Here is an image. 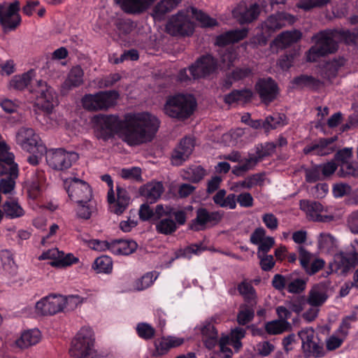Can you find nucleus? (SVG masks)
<instances>
[{
	"label": "nucleus",
	"instance_id": "1",
	"mask_svg": "<svg viewBox=\"0 0 358 358\" xmlns=\"http://www.w3.org/2000/svg\"><path fill=\"white\" fill-rule=\"evenodd\" d=\"M92 122L106 135L118 134L129 145L150 141L160 125L156 115L145 111L127 114L123 120L116 115H96L92 117Z\"/></svg>",
	"mask_w": 358,
	"mask_h": 358
},
{
	"label": "nucleus",
	"instance_id": "2",
	"mask_svg": "<svg viewBox=\"0 0 358 358\" xmlns=\"http://www.w3.org/2000/svg\"><path fill=\"white\" fill-rule=\"evenodd\" d=\"M194 20L203 27H213L217 24L216 20L206 13L191 7L171 15L166 25V30L172 36H189L194 33L195 29Z\"/></svg>",
	"mask_w": 358,
	"mask_h": 358
},
{
	"label": "nucleus",
	"instance_id": "3",
	"mask_svg": "<svg viewBox=\"0 0 358 358\" xmlns=\"http://www.w3.org/2000/svg\"><path fill=\"white\" fill-rule=\"evenodd\" d=\"M69 354L76 358H101L95 349V334L92 327L80 329L71 342Z\"/></svg>",
	"mask_w": 358,
	"mask_h": 358
},
{
	"label": "nucleus",
	"instance_id": "4",
	"mask_svg": "<svg viewBox=\"0 0 358 358\" xmlns=\"http://www.w3.org/2000/svg\"><path fill=\"white\" fill-rule=\"evenodd\" d=\"M196 106V101L192 94L179 93L167 98L163 111L170 117L185 120L193 114Z\"/></svg>",
	"mask_w": 358,
	"mask_h": 358
},
{
	"label": "nucleus",
	"instance_id": "5",
	"mask_svg": "<svg viewBox=\"0 0 358 358\" xmlns=\"http://www.w3.org/2000/svg\"><path fill=\"white\" fill-rule=\"evenodd\" d=\"M314 38L315 44L307 53V60L309 62H315L320 56L336 51L340 39V33L337 31H322Z\"/></svg>",
	"mask_w": 358,
	"mask_h": 358
},
{
	"label": "nucleus",
	"instance_id": "6",
	"mask_svg": "<svg viewBox=\"0 0 358 358\" xmlns=\"http://www.w3.org/2000/svg\"><path fill=\"white\" fill-rule=\"evenodd\" d=\"M119 96V93L115 90L99 92L84 96L82 104L88 110H105L115 105Z\"/></svg>",
	"mask_w": 358,
	"mask_h": 358
},
{
	"label": "nucleus",
	"instance_id": "7",
	"mask_svg": "<svg viewBox=\"0 0 358 358\" xmlns=\"http://www.w3.org/2000/svg\"><path fill=\"white\" fill-rule=\"evenodd\" d=\"M36 92V106L46 113H51L58 105L55 91L45 81L39 80L35 89Z\"/></svg>",
	"mask_w": 358,
	"mask_h": 358
},
{
	"label": "nucleus",
	"instance_id": "8",
	"mask_svg": "<svg viewBox=\"0 0 358 358\" xmlns=\"http://www.w3.org/2000/svg\"><path fill=\"white\" fill-rule=\"evenodd\" d=\"M45 152L48 166L57 171L69 169L78 159L76 152H68L62 148L51 149Z\"/></svg>",
	"mask_w": 358,
	"mask_h": 358
},
{
	"label": "nucleus",
	"instance_id": "9",
	"mask_svg": "<svg viewBox=\"0 0 358 358\" xmlns=\"http://www.w3.org/2000/svg\"><path fill=\"white\" fill-rule=\"evenodd\" d=\"M20 3L15 1L11 3H0V24L4 32L15 30L21 22L19 15Z\"/></svg>",
	"mask_w": 358,
	"mask_h": 358
},
{
	"label": "nucleus",
	"instance_id": "10",
	"mask_svg": "<svg viewBox=\"0 0 358 358\" xmlns=\"http://www.w3.org/2000/svg\"><path fill=\"white\" fill-rule=\"evenodd\" d=\"M16 142L22 150L35 153L37 150L40 154L45 152V147L41 143L39 136L31 128H21L16 134Z\"/></svg>",
	"mask_w": 358,
	"mask_h": 358
},
{
	"label": "nucleus",
	"instance_id": "11",
	"mask_svg": "<svg viewBox=\"0 0 358 358\" xmlns=\"http://www.w3.org/2000/svg\"><path fill=\"white\" fill-rule=\"evenodd\" d=\"M302 343V349L306 358H317L324 355L322 345L315 336L314 329L304 328L299 332Z\"/></svg>",
	"mask_w": 358,
	"mask_h": 358
},
{
	"label": "nucleus",
	"instance_id": "12",
	"mask_svg": "<svg viewBox=\"0 0 358 358\" xmlns=\"http://www.w3.org/2000/svg\"><path fill=\"white\" fill-rule=\"evenodd\" d=\"M13 159L14 156L8 155L6 162H0V176L8 175V178L0 180V192L3 194H10L15 188L18 170Z\"/></svg>",
	"mask_w": 358,
	"mask_h": 358
},
{
	"label": "nucleus",
	"instance_id": "13",
	"mask_svg": "<svg viewBox=\"0 0 358 358\" xmlns=\"http://www.w3.org/2000/svg\"><path fill=\"white\" fill-rule=\"evenodd\" d=\"M64 187L69 197L72 201L92 199V191L85 181L77 178H69L64 180Z\"/></svg>",
	"mask_w": 358,
	"mask_h": 358
},
{
	"label": "nucleus",
	"instance_id": "14",
	"mask_svg": "<svg viewBox=\"0 0 358 358\" xmlns=\"http://www.w3.org/2000/svg\"><path fill=\"white\" fill-rule=\"evenodd\" d=\"M294 22V17L287 13H278L269 17L262 25V36L258 39V44H264L271 33Z\"/></svg>",
	"mask_w": 358,
	"mask_h": 358
},
{
	"label": "nucleus",
	"instance_id": "15",
	"mask_svg": "<svg viewBox=\"0 0 358 358\" xmlns=\"http://www.w3.org/2000/svg\"><path fill=\"white\" fill-rule=\"evenodd\" d=\"M64 296L50 294L36 302V311L42 315L55 314L64 310Z\"/></svg>",
	"mask_w": 358,
	"mask_h": 358
},
{
	"label": "nucleus",
	"instance_id": "16",
	"mask_svg": "<svg viewBox=\"0 0 358 358\" xmlns=\"http://www.w3.org/2000/svg\"><path fill=\"white\" fill-rule=\"evenodd\" d=\"M107 199L110 210L118 215L124 212L130 202L127 189L120 186H117L115 192L108 189Z\"/></svg>",
	"mask_w": 358,
	"mask_h": 358
},
{
	"label": "nucleus",
	"instance_id": "17",
	"mask_svg": "<svg viewBox=\"0 0 358 358\" xmlns=\"http://www.w3.org/2000/svg\"><path fill=\"white\" fill-rule=\"evenodd\" d=\"M245 331L241 328H236L231 330L230 335H222L220 339L219 345L220 352L224 357H229L232 355L231 350L229 346H231L236 351H238L242 343L241 340L244 338Z\"/></svg>",
	"mask_w": 358,
	"mask_h": 358
},
{
	"label": "nucleus",
	"instance_id": "18",
	"mask_svg": "<svg viewBox=\"0 0 358 358\" xmlns=\"http://www.w3.org/2000/svg\"><path fill=\"white\" fill-rule=\"evenodd\" d=\"M214 59L210 56H204L198 59L194 64L189 68L192 79L204 77L213 73L216 69Z\"/></svg>",
	"mask_w": 358,
	"mask_h": 358
},
{
	"label": "nucleus",
	"instance_id": "19",
	"mask_svg": "<svg viewBox=\"0 0 358 358\" xmlns=\"http://www.w3.org/2000/svg\"><path fill=\"white\" fill-rule=\"evenodd\" d=\"M222 215L223 214L219 211L208 213L204 208L199 209L196 213V217L191 224V229L195 231L202 230L209 224L218 222L222 219Z\"/></svg>",
	"mask_w": 358,
	"mask_h": 358
},
{
	"label": "nucleus",
	"instance_id": "20",
	"mask_svg": "<svg viewBox=\"0 0 358 358\" xmlns=\"http://www.w3.org/2000/svg\"><path fill=\"white\" fill-rule=\"evenodd\" d=\"M41 337V333L38 329L26 330L12 341L10 346L15 350H24L38 343Z\"/></svg>",
	"mask_w": 358,
	"mask_h": 358
},
{
	"label": "nucleus",
	"instance_id": "21",
	"mask_svg": "<svg viewBox=\"0 0 358 358\" xmlns=\"http://www.w3.org/2000/svg\"><path fill=\"white\" fill-rule=\"evenodd\" d=\"M259 14L257 4L247 5L241 2L233 10L232 15L240 23H248L255 20Z\"/></svg>",
	"mask_w": 358,
	"mask_h": 358
},
{
	"label": "nucleus",
	"instance_id": "22",
	"mask_svg": "<svg viewBox=\"0 0 358 358\" xmlns=\"http://www.w3.org/2000/svg\"><path fill=\"white\" fill-rule=\"evenodd\" d=\"M250 241L252 244L257 245V255L262 252H268L275 244L273 237L267 236L264 228L256 229L250 236Z\"/></svg>",
	"mask_w": 358,
	"mask_h": 358
},
{
	"label": "nucleus",
	"instance_id": "23",
	"mask_svg": "<svg viewBox=\"0 0 358 358\" xmlns=\"http://www.w3.org/2000/svg\"><path fill=\"white\" fill-rule=\"evenodd\" d=\"M336 138H323L313 142L304 148L306 154L313 153L316 155H327L335 151L336 146L334 143Z\"/></svg>",
	"mask_w": 358,
	"mask_h": 358
},
{
	"label": "nucleus",
	"instance_id": "24",
	"mask_svg": "<svg viewBox=\"0 0 358 358\" xmlns=\"http://www.w3.org/2000/svg\"><path fill=\"white\" fill-rule=\"evenodd\" d=\"M300 208L304 211L312 220L327 222L333 220L331 215H323V206L319 202H309L306 200L300 201Z\"/></svg>",
	"mask_w": 358,
	"mask_h": 358
},
{
	"label": "nucleus",
	"instance_id": "25",
	"mask_svg": "<svg viewBox=\"0 0 358 358\" xmlns=\"http://www.w3.org/2000/svg\"><path fill=\"white\" fill-rule=\"evenodd\" d=\"M194 147V143L192 138H183L173 152L171 157L172 164L176 166L182 164L190 156Z\"/></svg>",
	"mask_w": 358,
	"mask_h": 358
},
{
	"label": "nucleus",
	"instance_id": "26",
	"mask_svg": "<svg viewBox=\"0 0 358 358\" xmlns=\"http://www.w3.org/2000/svg\"><path fill=\"white\" fill-rule=\"evenodd\" d=\"M156 0H118L121 8L129 14H140L148 9Z\"/></svg>",
	"mask_w": 358,
	"mask_h": 358
},
{
	"label": "nucleus",
	"instance_id": "27",
	"mask_svg": "<svg viewBox=\"0 0 358 358\" xmlns=\"http://www.w3.org/2000/svg\"><path fill=\"white\" fill-rule=\"evenodd\" d=\"M196 330L201 333L202 340L207 348L213 349L217 345V331L211 322L206 321L198 325Z\"/></svg>",
	"mask_w": 358,
	"mask_h": 358
},
{
	"label": "nucleus",
	"instance_id": "28",
	"mask_svg": "<svg viewBox=\"0 0 358 358\" xmlns=\"http://www.w3.org/2000/svg\"><path fill=\"white\" fill-rule=\"evenodd\" d=\"M256 88L261 98L265 102L271 101L278 93L276 84L271 78L260 80L257 83Z\"/></svg>",
	"mask_w": 358,
	"mask_h": 358
},
{
	"label": "nucleus",
	"instance_id": "29",
	"mask_svg": "<svg viewBox=\"0 0 358 358\" xmlns=\"http://www.w3.org/2000/svg\"><path fill=\"white\" fill-rule=\"evenodd\" d=\"M350 324L347 320H343L338 329L326 341L327 348L334 350L339 348L348 334Z\"/></svg>",
	"mask_w": 358,
	"mask_h": 358
},
{
	"label": "nucleus",
	"instance_id": "30",
	"mask_svg": "<svg viewBox=\"0 0 358 358\" xmlns=\"http://www.w3.org/2000/svg\"><path fill=\"white\" fill-rule=\"evenodd\" d=\"M137 243L132 240L117 239L110 241V252L116 255H129L136 250Z\"/></svg>",
	"mask_w": 358,
	"mask_h": 358
},
{
	"label": "nucleus",
	"instance_id": "31",
	"mask_svg": "<svg viewBox=\"0 0 358 358\" xmlns=\"http://www.w3.org/2000/svg\"><path fill=\"white\" fill-rule=\"evenodd\" d=\"M164 192V187L160 182H150L142 186L139 189L140 194L148 201L155 202Z\"/></svg>",
	"mask_w": 358,
	"mask_h": 358
},
{
	"label": "nucleus",
	"instance_id": "32",
	"mask_svg": "<svg viewBox=\"0 0 358 358\" xmlns=\"http://www.w3.org/2000/svg\"><path fill=\"white\" fill-rule=\"evenodd\" d=\"M36 76L34 69L14 76L9 81V87L17 90H23L31 83Z\"/></svg>",
	"mask_w": 358,
	"mask_h": 358
},
{
	"label": "nucleus",
	"instance_id": "33",
	"mask_svg": "<svg viewBox=\"0 0 358 358\" xmlns=\"http://www.w3.org/2000/svg\"><path fill=\"white\" fill-rule=\"evenodd\" d=\"M327 299L328 295L325 287L323 285H317L310 290L307 303L310 306L319 308L325 303Z\"/></svg>",
	"mask_w": 358,
	"mask_h": 358
},
{
	"label": "nucleus",
	"instance_id": "34",
	"mask_svg": "<svg viewBox=\"0 0 358 358\" xmlns=\"http://www.w3.org/2000/svg\"><path fill=\"white\" fill-rule=\"evenodd\" d=\"M181 0H161L153 8L152 16L155 20L161 21L166 13L173 10Z\"/></svg>",
	"mask_w": 358,
	"mask_h": 358
},
{
	"label": "nucleus",
	"instance_id": "35",
	"mask_svg": "<svg viewBox=\"0 0 358 358\" xmlns=\"http://www.w3.org/2000/svg\"><path fill=\"white\" fill-rule=\"evenodd\" d=\"M353 257L350 253H339L335 255L334 262L331 264L332 269L337 272L345 273L357 263H352Z\"/></svg>",
	"mask_w": 358,
	"mask_h": 358
},
{
	"label": "nucleus",
	"instance_id": "36",
	"mask_svg": "<svg viewBox=\"0 0 358 358\" xmlns=\"http://www.w3.org/2000/svg\"><path fill=\"white\" fill-rule=\"evenodd\" d=\"M84 73L79 66L73 67L65 80L62 87L67 90L80 86L83 83Z\"/></svg>",
	"mask_w": 358,
	"mask_h": 358
},
{
	"label": "nucleus",
	"instance_id": "37",
	"mask_svg": "<svg viewBox=\"0 0 358 358\" xmlns=\"http://www.w3.org/2000/svg\"><path fill=\"white\" fill-rule=\"evenodd\" d=\"M301 36V33L296 30L282 32L273 41L272 47L276 46L279 48H284L296 42Z\"/></svg>",
	"mask_w": 358,
	"mask_h": 358
},
{
	"label": "nucleus",
	"instance_id": "38",
	"mask_svg": "<svg viewBox=\"0 0 358 358\" xmlns=\"http://www.w3.org/2000/svg\"><path fill=\"white\" fill-rule=\"evenodd\" d=\"M252 95L249 90H234L225 96L224 101L229 105L243 104L251 99Z\"/></svg>",
	"mask_w": 358,
	"mask_h": 358
},
{
	"label": "nucleus",
	"instance_id": "39",
	"mask_svg": "<svg viewBox=\"0 0 358 358\" xmlns=\"http://www.w3.org/2000/svg\"><path fill=\"white\" fill-rule=\"evenodd\" d=\"M213 201L222 208L233 210L236 207V196L234 194L226 196L224 189H220L215 194Z\"/></svg>",
	"mask_w": 358,
	"mask_h": 358
},
{
	"label": "nucleus",
	"instance_id": "40",
	"mask_svg": "<svg viewBox=\"0 0 358 358\" xmlns=\"http://www.w3.org/2000/svg\"><path fill=\"white\" fill-rule=\"evenodd\" d=\"M246 34L247 31L245 29L228 31L217 36L215 43L219 46H223L228 43H235L244 38Z\"/></svg>",
	"mask_w": 358,
	"mask_h": 358
},
{
	"label": "nucleus",
	"instance_id": "41",
	"mask_svg": "<svg viewBox=\"0 0 358 358\" xmlns=\"http://www.w3.org/2000/svg\"><path fill=\"white\" fill-rule=\"evenodd\" d=\"M258 159L256 156H249L244 159L241 157L238 164L233 168L232 173L238 176L243 175L255 166Z\"/></svg>",
	"mask_w": 358,
	"mask_h": 358
},
{
	"label": "nucleus",
	"instance_id": "42",
	"mask_svg": "<svg viewBox=\"0 0 358 358\" xmlns=\"http://www.w3.org/2000/svg\"><path fill=\"white\" fill-rule=\"evenodd\" d=\"M3 210L6 217L15 219L22 217L25 212L16 201H8L3 205Z\"/></svg>",
	"mask_w": 358,
	"mask_h": 358
},
{
	"label": "nucleus",
	"instance_id": "43",
	"mask_svg": "<svg viewBox=\"0 0 358 358\" xmlns=\"http://www.w3.org/2000/svg\"><path fill=\"white\" fill-rule=\"evenodd\" d=\"M92 268L98 273H110L113 270L112 259L106 255L97 257L92 264Z\"/></svg>",
	"mask_w": 358,
	"mask_h": 358
},
{
	"label": "nucleus",
	"instance_id": "44",
	"mask_svg": "<svg viewBox=\"0 0 358 358\" xmlns=\"http://www.w3.org/2000/svg\"><path fill=\"white\" fill-rule=\"evenodd\" d=\"M306 282L296 273L288 274L287 290L292 294H299L306 289Z\"/></svg>",
	"mask_w": 358,
	"mask_h": 358
},
{
	"label": "nucleus",
	"instance_id": "45",
	"mask_svg": "<svg viewBox=\"0 0 358 358\" xmlns=\"http://www.w3.org/2000/svg\"><path fill=\"white\" fill-rule=\"evenodd\" d=\"M317 242L318 248L322 252H330L336 248V241L329 234H320Z\"/></svg>",
	"mask_w": 358,
	"mask_h": 358
},
{
	"label": "nucleus",
	"instance_id": "46",
	"mask_svg": "<svg viewBox=\"0 0 358 358\" xmlns=\"http://www.w3.org/2000/svg\"><path fill=\"white\" fill-rule=\"evenodd\" d=\"M156 272H148L134 282V289L141 291L150 287L157 278Z\"/></svg>",
	"mask_w": 358,
	"mask_h": 358
},
{
	"label": "nucleus",
	"instance_id": "47",
	"mask_svg": "<svg viewBox=\"0 0 358 358\" xmlns=\"http://www.w3.org/2000/svg\"><path fill=\"white\" fill-rule=\"evenodd\" d=\"M289 327V323L285 320H276L268 322L265 324L266 332L271 335L281 334L286 331Z\"/></svg>",
	"mask_w": 358,
	"mask_h": 358
},
{
	"label": "nucleus",
	"instance_id": "48",
	"mask_svg": "<svg viewBox=\"0 0 358 358\" xmlns=\"http://www.w3.org/2000/svg\"><path fill=\"white\" fill-rule=\"evenodd\" d=\"M73 201L76 203V211L77 215L83 219H89L91 216L92 210L91 199H83L81 202L79 201Z\"/></svg>",
	"mask_w": 358,
	"mask_h": 358
},
{
	"label": "nucleus",
	"instance_id": "49",
	"mask_svg": "<svg viewBox=\"0 0 358 358\" xmlns=\"http://www.w3.org/2000/svg\"><path fill=\"white\" fill-rule=\"evenodd\" d=\"M136 331L140 338L145 340L152 338L155 333V329L150 324L146 322L137 324Z\"/></svg>",
	"mask_w": 358,
	"mask_h": 358
},
{
	"label": "nucleus",
	"instance_id": "50",
	"mask_svg": "<svg viewBox=\"0 0 358 358\" xmlns=\"http://www.w3.org/2000/svg\"><path fill=\"white\" fill-rule=\"evenodd\" d=\"M285 124V117L284 115H275L274 116H269L264 121V129L267 131Z\"/></svg>",
	"mask_w": 358,
	"mask_h": 358
},
{
	"label": "nucleus",
	"instance_id": "51",
	"mask_svg": "<svg viewBox=\"0 0 358 358\" xmlns=\"http://www.w3.org/2000/svg\"><path fill=\"white\" fill-rule=\"evenodd\" d=\"M158 232L164 234H169L176 229V224L171 219H162L156 226Z\"/></svg>",
	"mask_w": 358,
	"mask_h": 358
},
{
	"label": "nucleus",
	"instance_id": "52",
	"mask_svg": "<svg viewBox=\"0 0 358 358\" xmlns=\"http://www.w3.org/2000/svg\"><path fill=\"white\" fill-rule=\"evenodd\" d=\"M119 174L122 178L127 180H139L141 179V169L136 166L122 169Z\"/></svg>",
	"mask_w": 358,
	"mask_h": 358
},
{
	"label": "nucleus",
	"instance_id": "53",
	"mask_svg": "<svg viewBox=\"0 0 358 358\" xmlns=\"http://www.w3.org/2000/svg\"><path fill=\"white\" fill-rule=\"evenodd\" d=\"M0 260L2 266L6 271H12L15 268V264L13 261L12 254L8 250H2L0 252Z\"/></svg>",
	"mask_w": 358,
	"mask_h": 358
},
{
	"label": "nucleus",
	"instance_id": "54",
	"mask_svg": "<svg viewBox=\"0 0 358 358\" xmlns=\"http://www.w3.org/2000/svg\"><path fill=\"white\" fill-rule=\"evenodd\" d=\"M244 133V129H237L229 133L224 134L222 136V141L227 145H234L238 143V138L243 135Z\"/></svg>",
	"mask_w": 358,
	"mask_h": 358
},
{
	"label": "nucleus",
	"instance_id": "55",
	"mask_svg": "<svg viewBox=\"0 0 358 358\" xmlns=\"http://www.w3.org/2000/svg\"><path fill=\"white\" fill-rule=\"evenodd\" d=\"M45 122L49 128H56L64 123L63 116L59 113H46Z\"/></svg>",
	"mask_w": 358,
	"mask_h": 358
},
{
	"label": "nucleus",
	"instance_id": "56",
	"mask_svg": "<svg viewBox=\"0 0 358 358\" xmlns=\"http://www.w3.org/2000/svg\"><path fill=\"white\" fill-rule=\"evenodd\" d=\"M78 262L79 259L72 253L65 254L61 251L59 260L55 262V264H56V267H66L77 264Z\"/></svg>",
	"mask_w": 358,
	"mask_h": 358
},
{
	"label": "nucleus",
	"instance_id": "57",
	"mask_svg": "<svg viewBox=\"0 0 358 358\" xmlns=\"http://www.w3.org/2000/svg\"><path fill=\"white\" fill-rule=\"evenodd\" d=\"M253 317L254 310L246 306H243L241 307L238 314L237 320L240 324L244 325L249 322Z\"/></svg>",
	"mask_w": 358,
	"mask_h": 358
},
{
	"label": "nucleus",
	"instance_id": "58",
	"mask_svg": "<svg viewBox=\"0 0 358 358\" xmlns=\"http://www.w3.org/2000/svg\"><path fill=\"white\" fill-rule=\"evenodd\" d=\"M61 255V251H59L57 248H53L49 249L46 251H44L40 256L39 259L45 260H50V264L52 266L56 267L55 262H58L59 260Z\"/></svg>",
	"mask_w": 358,
	"mask_h": 358
},
{
	"label": "nucleus",
	"instance_id": "59",
	"mask_svg": "<svg viewBox=\"0 0 358 358\" xmlns=\"http://www.w3.org/2000/svg\"><path fill=\"white\" fill-rule=\"evenodd\" d=\"M239 293L247 300H252L256 297L255 291L252 285L247 282H242L238 287Z\"/></svg>",
	"mask_w": 358,
	"mask_h": 358
},
{
	"label": "nucleus",
	"instance_id": "60",
	"mask_svg": "<svg viewBox=\"0 0 358 358\" xmlns=\"http://www.w3.org/2000/svg\"><path fill=\"white\" fill-rule=\"evenodd\" d=\"M268 252H262L259 255H257L258 258L259 259L260 266L264 271H270L271 270L275 265V260L272 255H268Z\"/></svg>",
	"mask_w": 358,
	"mask_h": 358
},
{
	"label": "nucleus",
	"instance_id": "61",
	"mask_svg": "<svg viewBox=\"0 0 358 358\" xmlns=\"http://www.w3.org/2000/svg\"><path fill=\"white\" fill-rule=\"evenodd\" d=\"M87 245L94 250L103 252L108 250L110 252V241L92 239L87 241Z\"/></svg>",
	"mask_w": 358,
	"mask_h": 358
},
{
	"label": "nucleus",
	"instance_id": "62",
	"mask_svg": "<svg viewBox=\"0 0 358 358\" xmlns=\"http://www.w3.org/2000/svg\"><path fill=\"white\" fill-rule=\"evenodd\" d=\"M275 349V346L269 341L259 342L255 347V350L261 356L269 355Z\"/></svg>",
	"mask_w": 358,
	"mask_h": 358
},
{
	"label": "nucleus",
	"instance_id": "63",
	"mask_svg": "<svg viewBox=\"0 0 358 358\" xmlns=\"http://www.w3.org/2000/svg\"><path fill=\"white\" fill-rule=\"evenodd\" d=\"M299 252L300 264L301 266L306 269L315 257L314 255L305 250L303 247H299Z\"/></svg>",
	"mask_w": 358,
	"mask_h": 358
},
{
	"label": "nucleus",
	"instance_id": "64",
	"mask_svg": "<svg viewBox=\"0 0 358 358\" xmlns=\"http://www.w3.org/2000/svg\"><path fill=\"white\" fill-rule=\"evenodd\" d=\"M287 280L288 275L275 274L272 280V285L275 289L282 291L287 288Z\"/></svg>",
	"mask_w": 358,
	"mask_h": 358
}]
</instances>
